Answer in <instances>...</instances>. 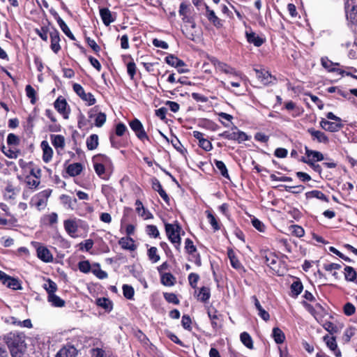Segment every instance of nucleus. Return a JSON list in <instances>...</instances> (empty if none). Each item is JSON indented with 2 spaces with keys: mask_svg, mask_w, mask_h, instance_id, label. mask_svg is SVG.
<instances>
[{
  "mask_svg": "<svg viewBox=\"0 0 357 357\" xmlns=\"http://www.w3.org/2000/svg\"><path fill=\"white\" fill-rule=\"evenodd\" d=\"M5 341L12 357H22L23 356L26 348L24 333L11 332L5 337Z\"/></svg>",
  "mask_w": 357,
  "mask_h": 357,
  "instance_id": "nucleus-1",
  "label": "nucleus"
},
{
  "mask_svg": "<svg viewBox=\"0 0 357 357\" xmlns=\"http://www.w3.org/2000/svg\"><path fill=\"white\" fill-rule=\"evenodd\" d=\"M232 130H236L235 141H238L241 143L248 139V135L244 132L238 130L236 126H234Z\"/></svg>",
  "mask_w": 357,
  "mask_h": 357,
  "instance_id": "nucleus-49",
  "label": "nucleus"
},
{
  "mask_svg": "<svg viewBox=\"0 0 357 357\" xmlns=\"http://www.w3.org/2000/svg\"><path fill=\"white\" fill-rule=\"evenodd\" d=\"M272 336L277 344H282L285 340L284 333L278 327L273 328Z\"/></svg>",
  "mask_w": 357,
  "mask_h": 357,
  "instance_id": "nucleus-31",
  "label": "nucleus"
},
{
  "mask_svg": "<svg viewBox=\"0 0 357 357\" xmlns=\"http://www.w3.org/2000/svg\"><path fill=\"white\" fill-rule=\"evenodd\" d=\"M265 264L272 269H275L278 257L272 252H264L263 255Z\"/></svg>",
  "mask_w": 357,
  "mask_h": 357,
  "instance_id": "nucleus-24",
  "label": "nucleus"
},
{
  "mask_svg": "<svg viewBox=\"0 0 357 357\" xmlns=\"http://www.w3.org/2000/svg\"><path fill=\"white\" fill-rule=\"evenodd\" d=\"M357 9V0H348L345 3V11L348 13V11H354Z\"/></svg>",
  "mask_w": 357,
  "mask_h": 357,
  "instance_id": "nucleus-59",
  "label": "nucleus"
},
{
  "mask_svg": "<svg viewBox=\"0 0 357 357\" xmlns=\"http://www.w3.org/2000/svg\"><path fill=\"white\" fill-rule=\"evenodd\" d=\"M211 62L215 67L216 70L227 75H231L235 77H241L240 73L237 72L234 68L228 66L227 63L221 62L216 59H213Z\"/></svg>",
  "mask_w": 357,
  "mask_h": 357,
  "instance_id": "nucleus-6",
  "label": "nucleus"
},
{
  "mask_svg": "<svg viewBox=\"0 0 357 357\" xmlns=\"http://www.w3.org/2000/svg\"><path fill=\"white\" fill-rule=\"evenodd\" d=\"M227 254H228V257H229V258L230 259V262H231V266L234 268H236V269L239 268L241 267V263L238 260V259L236 257L233 250H228V253Z\"/></svg>",
  "mask_w": 357,
  "mask_h": 357,
  "instance_id": "nucleus-47",
  "label": "nucleus"
},
{
  "mask_svg": "<svg viewBox=\"0 0 357 357\" xmlns=\"http://www.w3.org/2000/svg\"><path fill=\"white\" fill-rule=\"evenodd\" d=\"M119 243L124 250H129L132 251L135 249L134 241L131 238L123 237L119 240Z\"/></svg>",
  "mask_w": 357,
  "mask_h": 357,
  "instance_id": "nucleus-26",
  "label": "nucleus"
},
{
  "mask_svg": "<svg viewBox=\"0 0 357 357\" xmlns=\"http://www.w3.org/2000/svg\"><path fill=\"white\" fill-rule=\"evenodd\" d=\"M152 188L155 191H157L160 196L163 199V200L168 203L169 201V198L166 192L163 190L160 181L156 178H152L151 181Z\"/></svg>",
  "mask_w": 357,
  "mask_h": 357,
  "instance_id": "nucleus-16",
  "label": "nucleus"
},
{
  "mask_svg": "<svg viewBox=\"0 0 357 357\" xmlns=\"http://www.w3.org/2000/svg\"><path fill=\"white\" fill-rule=\"evenodd\" d=\"M50 29L47 26H41L40 29H36L35 32L40 36V38L47 42L48 40V33H50Z\"/></svg>",
  "mask_w": 357,
  "mask_h": 357,
  "instance_id": "nucleus-41",
  "label": "nucleus"
},
{
  "mask_svg": "<svg viewBox=\"0 0 357 357\" xmlns=\"http://www.w3.org/2000/svg\"><path fill=\"white\" fill-rule=\"evenodd\" d=\"M1 151L5 155L11 159H16L20 154V151L11 148L7 149L5 146H2Z\"/></svg>",
  "mask_w": 357,
  "mask_h": 357,
  "instance_id": "nucleus-40",
  "label": "nucleus"
},
{
  "mask_svg": "<svg viewBox=\"0 0 357 357\" xmlns=\"http://www.w3.org/2000/svg\"><path fill=\"white\" fill-rule=\"evenodd\" d=\"M93 245V241L92 239H87L79 244L81 250L89 251Z\"/></svg>",
  "mask_w": 357,
  "mask_h": 357,
  "instance_id": "nucleus-60",
  "label": "nucleus"
},
{
  "mask_svg": "<svg viewBox=\"0 0 357 357\" xmlns=\"http://www.w3.org/2000/svg\"><path fill=\"white\" fill-rule=\"evenodd\" d=\"M41 148L43 149V160L45 162L47 163L49 162L53 155V150L49 145L48 142L47 141H43L41 142Z\"/></svg>",
  "mask_w": 357,
  "mask_h": 357,
  "instance_id": "nucleus-19",
  "label": "nucleus"
},
{
  "mask_svg": "<svg viewBox=\"0 0 357 357\" xmlns=\"http://www.w3.org/2000/svg\"><path fill=\"white\" fill-rule=\"evenodd\" d=\"M146 231L147 234L153 238H157L159 236L160 233L156 226L149 225L146 226Z\"/></svg>",
  "mask_w": 357,
  "mask_h": 357,
  "instance_id": "nucleus-50",
  "label": "nucleus"
},
{
  "mask_svg": "<svg viewBox=\"0 0 357 357\" xmlns=\"http://www.w3.org/2000/svg\"><path fill=\"white\" fill-rule=\"evenodd\" d=\"M77 349L74 347H63L56 354V357H76Z\"/></svg>",
  "mask_w": 357,
  "mask_h": 357,
  "instance_id": "nucleus-21",
  "label": "nucleus"
},
{
  "mask_svg": "<svg viewBox=\"0 0 357 357\" xmlns=\"http://www.w3.org/2000/svg\"><path fill=\"white\" fill-rule=\"evenodd\" d=\"M206 16L215 27L220 28L222 26V20H220L213 10H211L207 4H204Z\"/></svg>",
  "mask_w": 357,
  "mask_h": 357,
  "instance_id": "nucleus-14",
  "label": "nucleus"
},
{
  "mask_svg": "<svg viewBox=\"0 0 357 357\" xmlns=\"http://www.w3.org/2000/svg\"><path fill=\"white\" fill-rule=\"evenodd\" d=\"M34 244L36 248L37 256L40 260L45 263L53 261V256L47 247L42 245L39 243H35Z\"/></svg>",
  "mask_w": 357,
  "mask_h": 357,
  "instance_id": "nucleus-5",
  "label": "nucleus"
},
{
  "mask_svg": "<svg viewBox=\"0 0 357 357\" xmlns=\"http://www.w3.org/2000/svg\"><path fill=\"white\" fill-rule=\"evenodd\" d=\"M98 146V136L96 134L90 135L86 139V146L89 150H94Z\"/></svg>",
  "mask_w": 357,
  "mask_h": 357,
  "instance_id": "nucleus-33",
  "label": "nucleus"
},
{
  "mask_svg": "<svg viewBox=\"0 0 357 357\" xmlns=\"http://www.w3.org/2000/svg\"><path fill=\"white\" fill-rule=\"evenodd\" d=\"M43 287L47 291L48 295H50L51 294H54L55 291L57 290L56 284L50 279H48L47 280L46 283L44 284Z\"/></svg>",
  "mask_w": 357,
  "mask_h": 357,
  "instance_id": "nucleus-43",
  "label": "nucleus"
},
{
  "mask_svg": "<svg viewBox=\"0 0 357 357\" xmlns=\"http://www.w3.org/2000/svg\"><path fill=\"white\" fill-rule=\"evenodd\" d=\"M27 97L31 98V102L34 104L36 102V91L31 85H26L25 88Z\"/></svg>",
  "mask_w": 357,
  "mask_h": 357,
  "instance_id": "nucleus-54",
  "label": "nucleus"
},
{
  "mask_svg": "<svg viewBox=\"0 0 357 357\" xmlns=\"http://www.w3.org/2000/svg\"><path fill=\"white\" fill-rule=\"evenodd\" d=\"M199 279V276L197 273H191L188 275V281H189V283H190V286L192 288H195L196 287L197 283Z\"/></svg>",
  "mask_w": 357,
  "mask_h": 357,
  "instance_id": "nucleus-63",
  "label": "nucleus"
},
{
  "mask_svg": "<svg viewBox=\"0 0 357 357\" xmlns=\"http://www.w3.org/2000/svg\"><path fill=\"white\" fill-rule=\"evenodd\" d=\"M93 162L107 167L108 170H112L113 168V164L111 159L105 155L98 154L93 156Z\"/></svg>",
  "mask_w": 357,
  "mask_h": 357,
  "instance_id": "nucleus-15",
  "label": "nucleus"
},
{
  "mask_svg": "<svg viewBox=\"0 0 357 357\" xmlns=\"http://www.w3.org/2000/svg\"><path fill=\"white\" fill-rule=\"evenodd\" d=\"M356 307L351 303H347L344 306V312L347 316H351L355 313Z\"/></svg>",
  "mask_w": 357,
  "mask_h": 357,
  "instance_id": "nucleus-61",
  "label": "nucleus"
},
{
  "mask_svg": "<svg viewBox=\"0 0 357 357\" xmlns=\"http://www.w3.org/2000/svg\"><path fill=\"white\" fill-rule=\"evenodd\" d=\"M82 170V165L80 163H73L67 167V173L71 176L79 175Z\"/></svg>",
  "mask_w": 357,
  "mask_h": 357,
  "instance_id": "nucleus-30",
  "label": "nucleus"
},
{
  "mask_svg": "<svg viewBox=\"0 0 357 357\" xmlns=\"http://www.w3.org/2000/svg\"><path fill=\"white\" fill-rule=\"evenodd\" d=\"M127 72L130 78L133 79L136 73V65L133 61L129 62L127 64Z\"/></svg>",
  "mask_w": 357,
  "mask_h": 357,
  "instance_id": "nucleus-64",
  "label": "nucleus"
},
{
  "mask_svg": "<svg viewBox=\"0 0 357 357\" xmlns=\"http://www.w3.org/2000/svg\"><path fill=\"white\" fill-rule=\"evenodd\" d=\"M324 340L326 342L327 347L331 351H334L335 357L342 356L341 351L339 349H337V345L336 343L335 338L334 337H329L328 335H326L324 337Z\"/></svg>",
  "mask_w": 357,
  "mask_h": 357,
  "instance_id": "nucleus-17",
  "label": "nucleus"
},
{
  "mask_svg": "<svg viewBox=\"0 0 357 357\" xmlns=\"http://www.w3.org/2000/svg\"><path fill=\"white\" fill-rule=\"evenodd\" d=\"M306 197L307 198L314 197L326 202H328V197L321 191L317 190L307 192Z\"/></svg>",
  "mask_w": 357,
  "mask_h": 357,
  "instance_id": "nucleus-37",
  "label": "nucleus"
},
{
  "mask_svg": "<svg viewBox=\"0 0 357 357\" xmlns=\"http://www.w3.org/2000/svg\"><path fill=\"white\" fill-rule=\"evenodd\" d=\"M56 21L61 28V29L63 31V32L71 40H75V36L70 31V29L68 28V25L65 23V22L59 17L57 16Z\"/></svg>",
  "mask_w": 357,
  "mask_h": 357,
  "instance_id": "nucleus-28",
  "label": "nucleus"
},
{
  "mask_svg": "<svg viewBox=\"0 0 357 357\" xmlns=\"http://www.w3.org/2000/svg\"><path fill=\"white\" fill-rule=\"evenodd\" d=\"M245 37L249 43L256 47H260L265 42V40L257 35L251 29L245 31Z\"/></svg>",
  "mask_w": 357,
  "mask_h": 357,
  "instance_id": "nucleus-12",
  "label": "nucleus"
},
{
  "mask_svg": "<svg viewBox=\"0 0 357 357\" xmlns=\"http://www.w3.org/2000/svg\"><path fill=\"white\" fill-rule=\"evenodd\" d=\"M181 227L178 224H165V231L169 240L174 245L177 250L181 249V238L180 232Z\"/></svg>",
  "mask_w": 357,
  "mask_h": 357,
  "instance_id": "nucleus-2",
  "label": "nucleus"
},
{
  "mask_svg": "<svg viewBox=\"0 0 357 357\" xmlns=\"http://www.w3.org/2000/svg\"><path fill=\"white\" fill-rule=\"evenodd\" d=\"M106 121V114L103 112H99L95 119V126L102 127Z\"/></svg>",
  "mask_w": 357,
  "mask_h": 357,
  "instance_id": "nucleus-51",
  "label": "nucleus"
},
{
  "mask_svg": "<svg viewBox=\"0 0 357 357\" xmlns=\"http://www.w3.org/2000/svg\"><path fill=\"white\" fill-rule=\"evenodd\" d=\"M307 132L312 136V140H317L318 142L323 144H328L329 142L328 137L321 131L311 128L307 130Z\"/></svg>",
  "mask_w": 357,
  "mask_h": 357,
  "instance_id": "nucleus-13",
  "label": "nucleus"
},
{
  "mask_svg": "<svg viewBox=\"0 0 357 357\" xmlns=\"http://www.w3.org/2000/svg\"><path fill=\"white\" fill-rule=\"evenodd\" d=\"M50 139L54 147L59 151V149L63 150L65 147V138L61 135H51Z\"/></svg>",
  "mask_w": 357,
  "mask_h": 357,
  "instance_id": "nucleus-18",
  "label": "nucleus"
},
{
  "mask_svg": "<svg viewBox=\"0 0 357 357\" xmlns=\"http://www.w3.org/2000/svg\"><path fill=\"white\" fill-rule=\"evenodd\" d=\"M7 287L14 290L21 289L22 287L18 280L11 278L8 275L3 283Z\"/></svg>",
  "mask_w": 357,
  "mask_h": 357,
  "instance_id": "nucleus-32",
  "label": "nucleus"
},
{
  "mask_svg": "<svg viewBox=\"0 0 357 357\" xmlns=\"http://www.w3.org/2000/svg\"><path fill=\"white\" fill-rule=\"evenodd\" d=\"M208 315L211 320V324L213 328L216 327L218 326V323L216 320L219 319V314H218L217 311L215 310H210L208 312Z\"/></svg>",
  "mask_w": 357,
  "mask_h": 357,
  "instance_id": "nucleus-56",
  "label": "nucleus"
},
{
  "mask_svg": "<svg viewBox=\"0 0 357 357\" xmlns=\"http://www.w3.org/2000/svg\"><path fill=\"white\" fill-rule=\"evenodd\" d=\"M100 15L104 24L106 26H109L114 21V18L112 17L111 11L107 8H103L100 10Z\"/></svg>",
  "mask_w": 357,
  "mask_h": 357,
  "instance_id": "nucleus-22",
  "label": "nucleus"
},
{
  "mask_svg": "<svg viewBox=\"0 0 357 357\" xmlns=\"http://www.w3.org/2000/svg\"><path fill=\"white\" fill-rule=\"evenodd\" d=\"M206 213L207 215V219L208 220V222L212 226V227L214 229V230H215V231L219 230L220 225H219L218 222L216 220L215 217L208 211H206Z\"/></svg>",
  "mask_w": 357,
  "mask_h": 357,
  "instance_id": "nucleus-46",
  "label": "nucleus"
},
{
  "mask_svg": "<svg viewBox=\"0 0 357 357\" xmlns=\"http://www.w3.org/2000/svg\"><path fill=\"white\" fill-rule=\"evenodd\" d=\"M158 249L155 247H151L148 250V257L150 261H151L153 263L158 262L160 257L157 254Z\"/></svg>",
  "mask_w": 357,
  "mask_h": 357,
  "instance_id": "nucleus-45",
  "label": "nucleus"
},
{
  "mask_svg": "<svg viewBox=\"0 0 357 357\" xmlns=\"http://www.w3.org/2000/svg\"><path fill=\"white\" fill-rule=\"evenodd\" d=\"M47 301L54 307H61L65 305V301L55 294H51L50 295H48Z\"/></svg>",
  "mask_w": 357,
  "mask_h": 357,
  "instance_id": "nucleus-27",
  "label": "nucleus"
},
{
  "mask_svg": "<svg viewBox=\"0 0 357 357\" xmlns=\"http://www.w3.org/2000/svg\"><path fill=\"white\" fill-rule=\"evenodd\" d=\"M344 278L348 282H355L357 276L356 271L351 266H346L344 268Z\"/></svg>",
  "mask_w": 357,
  "mask_h": 357,
  "instance_id": "nucleus-29",
  "label": "nucleus"
},
{
  "mask_svg": "<svg viewBox=\"0 0 357 357\" xmlns=\"http://www.w3.org/2000/svg\"><path fill=\"white\" fill-rule=\"evenodd\" d=\"M91 357H109L104 349L98 347L91 350Z\"/></svg>",
  "mask_w": 357,
  "mask_h": 357,
  "instance_id": "nucleus-52",
  "label": "nucleus"
},
{
  "mask_svg": "<svg viewBox=\"0 0 357 357\" xmlns=\"http://www.w3.org/2000/svg\"><path fill=\"white\" fill-rule=\"evenodd\" d=\"M96 304L107 311H110L112 309L111 301L105 297L98 298L96 300Z\"/></svg>",
  "mask_w": 357,
  "mask_h": 357,
  "instance_id": "nucleus-35",
  "label": "nucleus"
},
{
  "mask_svg": "<svg viewBox=\"0 0 357 357\" xmlns=\"http://www.w3.org/2000/svg\"><path fill=\"white\" fill-rule=\"evenodd\" d=\"M257 79L264 85L270 84L275 80L268 71L265 70H255Z\"/></svg>",
  "mask_w": 357,
  "mask_h": 357,
  "instance_id": "nucleus-11",
  "label": "nucleus"
},
{
  "mask_svg": "<svg viewBox=\"0 0 357 357\" xmlns=\"http://www.w3.org/2000/svg\"><path fill=\"white\" fill-rule=\"evenodd\" d=\"M305 154L312 162L321 161L324 159V155L321 152L310 150L307 147H305Z\"/></svg>",
  "mask_w": 357,
  "mask_h": 357,
  "instance_id": "nucleus-25",
  "label": "nucleus"
},
{
  "mask_svg": "<svg viewBox=\"0 0 357 357\" xmlns=\"http://www.w3.org/2000/svg\"><path fill=\"white\" fill-rule=\"evenodd\" d=\"M50 36L51 39V49L56 54L61 50L59 33L56 29L52 28L50 31Z\"/></svg>",
  "mask_w": 357,
  "mask_h": 357,
  "instance_id": "nucleus-10",
  "label": "nucleus"
},
{
  "mask_svg": "<svg viewBox=\"0 0 357 357\" xmlns=\"http://www.w3.org/2000/svg\"><path fill=\"white\" fill-rule=\"evenodd\" d=\"M241 341L248 349L253 348V342L251 336L247 332H243L240 335Z\"/></svg>",
  "mask_w": 357,
  "mask_h": 357,
  "instance_id": "nucleus-38",
  "label": "nucleus"
},
{
  "mask_svg": "<svg viewBox=\"0 0 357 357\" xmlns=\"http://www.w3.org/2000/svg\"><path fill=\"white\" fill-rule=\"evenodd\" d=\"M185 249L188 254H192L196 252L197 248L194 245L193 242L190 238H186L185 241Z\"/></svg>",
  "mask_w": 357,
  "mask_h": 357,
  "instance_id": "nucleus-55",
  "label": "nucleus"
},
{
  "mask_svg": "<svg viewBox=\"0 0 357 357\" xmlns=\"http://www.w3.org/2000/svg\"><path fill=\"white\" fill-rule=\"evenodd\" d=\"M211 296L210 289L208 287H203L200 289L198 294V299L202 302H206L209 300Z\"/></svg>",
  "mask_w": 357,
  "mask_h": 357,
  "instance_id": "nucleus-42",
  "label": "nucleus"
},
{
  "mask_svg": "<svg viewBox=\"0 0 357 357\" xmlns=\"http://www.w3.org/2000/svg\"><path fill=\"white\" fill-rule=\"evenodd\" d=\"M7 144L10 146H17L20 144V139L16 135L10 133L7 137Z\"/></svg>",
  "mask_w": 357,
  "mask_h": 357,
  "instance_id": "nucleus-53",
  "label": "nucleus"
},
{
  "mask_svg": "<svg viewBox=\"0 0 357 357\" xmlns=\"http://www.w3.org/2000/svg\"><path fill=\"white\" fill-rule=\"evenodd\" d=\"M319 124L321 128L331 132H337L343 127L340 121H329L324 119H321Z\"/></svg>",
  "mask_w": 357,
  "mask_h": 357,
  "instance_id": "nucleus-7",
  "label": "nucleus"
},
{
  "mask_svg": "<svg viewBox=\"0 0 357 357\" xmlns=\"http://www.w3.org/2000/svg\"><path fill=\"white\" fill-rule=\"evenodd\" d=\"M303 287L301 281H295L291 285V290L294 296H298L303 291Z\"/></svg>",
  "mask_w": 357,
  "mask_h": 357,
  "instance_id": "nucleus-44",
  "label": "nucleus"
},
{
  "mask_svg": "<svg viewBox=\"0 0 357 357\" xmlns=\"http://www.w3.org/2000/svg\"><path fill=\"white\" fill-rule=\"evenodd\" d=\"M73 90L76 94L88 105H93L96 103V100L91 93H86L84 88L79 84H73Z\"/></svg>",
  "mask_w": 357,
  "mask_h": 357,
  "instance_id": "nucleus-3",
  "label": "nucleus"
},
{
  "mask_svg": "<svg viewBox=\"0 0 357 357\" xmlns=\"http://www.w3.org/2000/svg\"><path fill=\"white\" fill-rule=\"evenodd\" d=\"M62 203L67 206L68 208L73 209L75 204L77 203V199L75 198L72 199L68 195H62L60 197Z\"/></svg>",
  "mask_w": 357,
  "mask_h": 357,
  "instance_id": "nucleus-39",
  "label": "nucleus"
},
{
  "mask_svg": "<svg viewBox=\"0 0 357 357\" xmlns=\"http://www.w3.org/2000/svg\"><path fill=\"white\" fill-rule=\"evenodd\" d=\"M64 228L66 232L73 238L76 236V232L77 231V225L75 221L73 220H66L63 223Z\"/></svg>",
  "mask_w": 357,
  "mask_h": 357,
  "instance_id": "nucleus-20",
  "label": "nucleus"
},
{
  "mask_svg": "<svg viewBox=\"0 0 357 357\" xmlns=\"http://www.w3.org/2000/svg\"><path fill=\"white\" fill-rule=\"evenodd\" d=\"M181 324L185 329L191 331V319L190 316L184 314L182 317Z\"/></svg>",
  "mask_w": 357,
  "mask_h": 357,
  "instance_id": "nucleus-62",
  "label": "nucleus"
},
{
  "mask_svg": "<svg viewBox=\"0 0 357 357\" xmlns=\"http://www.w3.org/2000/svg\"><path fill=\"white\" fill-rule=\"evenodd\" d=\"M164 298L168 303L178 304L179 300L178 299L176 295L174 293H165Z\"/></svg>",
  "mask_w": 357,
  "mask_h": 357,
  "instance_id": "nucleus-57",
  "label": "nucleus"
},
{
  "mask_svg": "<svg viewBox=\"0 0 357 357\" xmlns=\"http://www.w3.org/2000/svg\"><path fill=\"white\" fill-rule=\"evenodd\" d=\"M321 63L322 66L329 72H337L340 75L346 74L347 75H351L350 73H347L341 69L336 68L335 66H339V63L332 62L327 57H322L321 59Z\"/></svg>",
  "mask_w": 357,
  "mask_h": 357,
  "instance_id": "nucleus-8",
  "label": "nucleus"
},
{
  "mask_svg": "<svg viewBox=\"0 0 357 357\" xmlns=\"http://www.w3.org/2000/svg\"><path fill=\"white\" fill-rule=\"evenodd\" d=\"M161 283L167 287H172L176 283V278L170 273L160 274Z\"/></svg>",
  "mask_w": 357,
  "mask_h": 357,
  "instance_id": "nucleus-23",
  "label": "nucleus"
},
{
  "mask_svg": "<svg viewBox=\"0 0 357 357\" xmlns=\"http://www.w3.org/2000/svg\"><path fill=\"white\" fill-rule=\"evenodd\" d=\"M54 105L58 112L63 116L64 119L68 118L69 112L66 109L68 104L65 98L59 96L55 100Z\"/></svg>",
  "mask_w": 357,
  "mask_h": 357,
  "instance_id": "nucleus-9",
  "label": "nucleus"
},
{
  "mask_svg": "<svg viewBox=\"0 0 357 357\" xmlns=\"http://www.w3.org/2000/svg\"><path fill=\"white\" fill-rule=\"evenodd\" d=\"M79 270L84 273H87L91 270V265L89 261H82L78 264Z\"/></svg>",
  "mask_w": 357,
  "mask_h": 357,
  "instance_id": "nucleus-58",
  "label": "nucleus"
},
{
  "mask_svg": "<svg viewBox=\"0 0 357 357\" xmlns=\"http://www.w3.org/2000/svg\"><path fill=\"white\" fill-rule=\"evenodd\" d=\"M93 167H94V169H95L96 173L101 178H103V179H107V176L105 174V172H106V171H109V170L107 169V167H105L104 165H102L100 164H98L97 162H93Z\"/></svg>",
  "mask_w": 357,
  "mask_h": 357,
  "instance_id": "nucleus-34",
  "label": "nucleus"
},
{
  "mask_svg": "<svg viewBox=\"0 0 357 357\" xmlns=\"http://www.w3.org/2000/svg\"><path fill=\"white\" fill-rule=\"evenodd\" d=\"M213 162L216 167V168L220 171V173L221 174V175L222 176H224L225 178H229V174H228V171H227V168L226 167V165H225V163L221 161V160H218L216 159H215L213 160Z\"/></svg>",
  "mask_w": 357,
  "mask_h": 357,
  "instance_id": "nucleus-36",
  "label": "nucleus"
},
{
  "mask_svg": "<svg viewBox=\"0 0 357 357\" xmlns=\"http://www.w3.org/2000/svg\"><path fill=\"white\" fill-rule=\"evenodd\" d=\"M130 128L135 132L136 136L142 141L144 139L149 140V137L146 133L142 123L137 119L129 123Z\"/></svg>",
  "mask_w": 357,
  "mask_h": 357,
  "instance_id": "nucleus-4",
  "label": "nucleus"
},
{
  "mask_svg": "<svg viewBox=\"0 0 357 357\" xmlns=\"http://www.w3.org/2000/svg\"><path fill=\"white\" fill-rule=\"evenodd\" d=\"M123 296L126 298L132 299L134 296L135 291H134V289L132 288V287H131L128 284H123Z\"/></svg>",
  "mask_w": 357,
  "mask_h": 357,
  "instance_id": "nucleus-48",
  "label": "nucleus"
}]
</instances>
